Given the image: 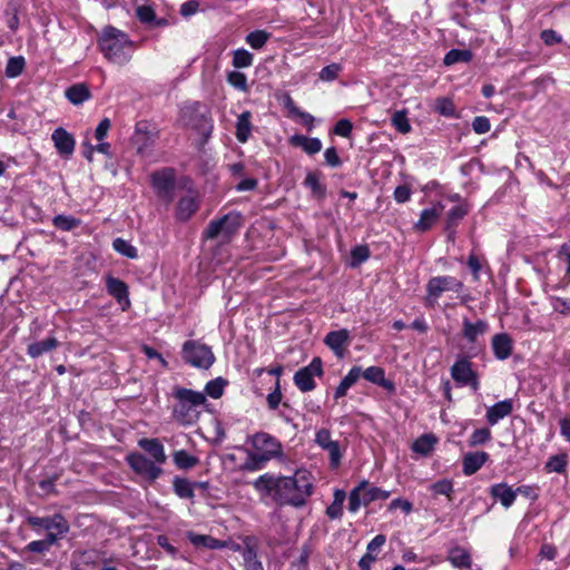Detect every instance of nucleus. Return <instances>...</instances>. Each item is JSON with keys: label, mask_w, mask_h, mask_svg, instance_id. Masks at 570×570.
<instances>
[{"label": "nucleus", "mask_w": 570, "mask_h": 570, "mask_svg": "<svg viewBox=\"0 0 570 570\" xmlns=\"http://www.w3.org/2000/svg\"><path fill=\"white\" fill-rule=\"evenodd\" d=\"M261 499L269 498L279 507H303L313 494V483L306 471H296L286 476L266 472L252 482Z\"/></svg>", "instance_id": "1"}, {"label": "nucleus", "mask_w": 570, "mask_h": 570, "mask_svg": "<svg viewBox=\"0 0 570 570\" xmlns=\"http://www.w3.org/2000/svg\"><path fill=\"white\" fill-rule=\"evenodd\" d=\"M98 47L105 59L119 66L128 63L134 52V42L129 36L112 26H106L101 30Z\"/></svg>", "instance_id": "2"}, {"label": "nucleus", "mask_w": 570, "mask_h": 570, "mask_svg": "<svg viewBox=\"0 0 570 570\" xmlns=\"http://www.w3.org/2000/svg\"><path fill=\"white\" fill-rule=\"evenodd\" d=\"M173 395L177 400L173 410L175 420L185 426L194 425L199 420L202 409L207 403L205 394L185 387H177Z\"/></svg>", "instance_id": "3"}, {"label": "nucleus", "mask_w": 570, "mask_h": 570, "mask_svg": "<svg viewBox=\"0 0 570 570\" xmlns=\"http://www.w3.org/2000/svg\"><path fill=\"white\" fill-rule=\"evenodd\" d=\"M181 357L185 363L200 370H208L216 360L208 345L195 340L186 341L183 344Z\"/></svg>", "instance_id": "4"}, {"label": "nucleus", "mask_w": 570, "mask_h": 570, "mask_svg": "<svg viewBox=\"0 0 570 570\" xmlns=\"http://www.w3.org/2000/svg\"><path fill=\"white\" fill-rule=\"evenodd\" d=\"M253 452L265 456L268 461L283 456V445L278 439L266 432H257L247 438Z\"/></svg>", "instance_id": "5"}, {"label": "nucleus", "mask_w": 570, "mask_h": 570, "mask_svg": "<svg viewBox=\"0 0 570 570\" xmlns=\"http://www.w3.org/2000/svg\"><path fill=\"white\" fill-rule=\"evenodd\" d=\"M150 183L157 196L169 204L174 200L176 174L173 168H163L150 175Z\"/></svg>", "instance_id": "6"}, {"label": "nucleus", "mask_w": 570, "mask_h": 570, "mask_svg": "<svg viewBox=\"0 0 570 570\" xmlns=\"http://www.w3.org/2000/svg\"><path fill=\"white\" fill-rule=\"evenodd\" d=\"M464 287L462 281L451 275L434 276L426 283V298L435 303L443 293H461Z\"/></svg>", "instance_id": "7"}, {"label": "nucleus", "mask_w": 570, "mask_h": 570, "mask_svg": "<svg viewBox=\"0 0 570 570\" xmlns=\"http://www.w3.org/2000/svg\"><path fill=\"white\" fill-rule=\"evenodd\" d=\"M185 117H188L187 124L196 129L205 140H207L213 131V120L209 111L199 102L186 107Z\"/></svg>", "instance_id": "8"}, {"label": "nucleus", "mask_w": 570, "mask_h": 570, "mask_svg": "<svg viewBox=\"0 0 570 570\" xmlns=\"http://www.w3.org/2000/svg\"><path fill=\"white\" fill-rule=\"evenodd\" d=\"M239 226L240 215L238 213H228L219 219L209 222L203 235L208 239H214L219 235L229 237L238 230Z\"/></svg>", "instance_id": "9"}, {"label": "nucleus", "mask_w": 570, "mask_h": 570, "mask_svg": "<svg viewBox=\"0 0 570 570\" xmlns=\"http://www.w3.org/2000/svg\"><path fill=\"white\" fill-rule=\"evenodd\" d=\"M451 376L460 386H470L473 391L480 387L476 373L472 370L471 362L465 357H459L451 367Z\"/></svg>", "instance_id": "10"}, {"label": "nucleus", "mask_w": 570, "mask_h": 570, "mask_svg": "<svg viewBox=\"0 0 570 570\" xmlns=\"http://www.w3.org/2000/svg\"><path fill=\"white\" fill-rule=\"evenodd\" d=\"M126 461L128 465L139 475L148 481L154 482L163 473V469L155 464V462L147 459L140 453H130L127 455Z\"/></svg>", "instance_id": "11"}, {"label": "nucleus", "mask_w": 570, "mask_h": 570, "mask_svg": "<svg viewBox=\"0 0 570 570\" xmlns=\"http://www.w3.org/2000/svg\"><path fill=\"white\" fill-rule=\"evenodd\" d=\"M322 373V361L320 357H315L307 366L295 373L294 383L302 392L313 391L316 386L314 377L321 376Z\"/></svg>", "instance_id": "12"}, {"label": "nucleus", "mask_w": 570, "mask_h": 570, "mask_svg": "<svg viewBox=\"0 0 570 570\" xmlns=\"http://www.w3.org/2000/svg\"><path fill=\"white\" fill-rule=\"evenodd\" d=\"M27 523L32 528H40L46 531H59L60 533H68L70 527L66 518L57 513L51 517H35L29 515L27 517Z\"/></svg>", "instance_id": "13"}, {"label": "nucleus", "mask_w": 570, "mask_h": 570, "mask_svg": "<svg viewBox=\"0 0 570 570\" xmlns=\"http://www.w3.org/2000/svg\"><path fill=\"white\" fill-rule=\"evenodd\" d=\"M351 343V335L346 328L328 332L324 337V344L338 356H344V348Z\"/></svg>", "instance_id": "14"}, {"label": "nucleus", "mask_w": 570, "mask_h": 570, "mask_svg": "<svg viewBox=\"0 0 570 570\" xmlns=\"http://www.w3.org/2000/svg\"><path fill=\"white\" fill-rule=\"evenodd\" d=\"M488 491L491 498L500 502L504 509L511 508L515 502L517 492L505 482L494 483Z\"/></svg>", "instance_id": "15"}, {"label": "nucleus", "mask_w": 570, "mask_h": 570, "mask_svg": "<svg viewBox=\"0 0 570 570\" xmlns=\"http://www.w3.org/2000/svg\"><path fill=\"white\" fill-rule=\"evenodd\" d=\"M385 542V535L377 534L367 543L366 552L358 561V567L361 570H371L372 563L376 560L377 554L380 553Z\"/></svg>", "instance_id": "16"}, {"label": "nucleus", "mask_w": 570, "mask_h": 570, "mask_svg": "<svg viewBox=\"0 0 570 570\" xmlns=\"http://www.w3.org/2000/svg\"><path fill=\"white\" fill-rule=\"evenodd\" d=\"M51 139L58 153L62 156H71L75 150L76 141L71 134L62 127L53 130Z\"/></svg>", "instance_id": "17"}, {"label": "nucleus", "mask_w": 570, "mask_h": 570, "mask_svg": "<svg viewBox=\"0 0 570 570\" xmlns=\"http://www.w3.org/2000/svg\"><path fill=\"white\" fill-rule=\"evenodd\" d=\"M489 460V454L483 451L469 452L463 456L462 471L466 476L476 473Z\"/></svg>", "instance_id": "18"}, {"label": "nucleus", "mask_w": 570, "mask_h": 570, "mask_svg": "<svg viewBox=\"0 0 570 570\" xmlns=\"http://www.w3.org/2000/svg\"><path fill=\"white\" fill-rule=\"evenodd\" d=\"M443 210V205L438 203L430 208L421 212L419 220L415 223L414 228L420 232L429 230L439 219Z\"/></svg>", "instance_id": "19"}, {"label": "nucleus", "mask_w": 570, "mask_h": 570, "mask_svg": "<svg viewBox=\"0 0 570 570\" xmlns=\"http://www.w3.org/2000/svg\"><path fill=\"white\" fill-rule=\"evenodd\" d=\"M491 345L494 356L500 361L507 360L512 354L513 343L507 333L495 334Z\"/></svg>", "instance_id": "20"}, {"label": "nucleus", "mask_w": 570, "mask_h": 570, "mask_svg": "<svg viewBox=\"0 0 570 570\" xmlns=\"http://www.w3.org/2000/svg\"><path fill=\"white\" fill-rule=\"evenodd\" d=\"M513 410L512 400L507 399L500 402H497L487 410V421L490 425H495L500 420L510 415Z\"/></svg>", "instance_id": "21"}, {"label": "nucleus", "mask_w": 570, "mask_h": 570, "mask_svg": "<svg viewBox=\"0 0 570 570\" xmlns=\"http://www.w3.org/2000/svg\"><path fill=\"white\" fill-rule=\"evenodd\" d=\"M106 289L108 294L115 297L119 304L125 303L126 306H129L130 302L128 298V287L125 282L119 278L108 276L106 278Z\"/></svg>", "instance_id": "22"}, {"label": "nucleus", "mask_w": 570, "mask_h": 570, "mask_svg": "<svg viewBox=\"0 0 570 570\" xmlns=\"http://www.w3.org/2000/svg\"><path fill=\"white\" fill-rule=\"evenodd\" d=\"M199 203L195 195H186L178 200L176 217L179 220H188L198 209Z\"/></svg>", "instance_id": "23"}, {"label": "nucleus", "mask_w": 570, "mask_h": 570, "mask_svg": "<svg viewBox=\"0 0 570 570\" xmlns=\"http://www.w3.org/2000/svg\"><path fill=\"white\" fill-rule=\"evenodd\" d=\"M489 330V324L484 320H478L475 323L470 322L468 318L462 323V336L470 343H474L478 336L483 335Z\"/></svg>", "instance_id": "24"}, {"label": "nucleus", "mask_w": 570, "mask_h": 570, "mask_svg": "<svg viewBox=\"0 0 570 570\" xmlns=\"http://www.w3.org/2000/svg\"><path fill=\"white\" fill-rule=\"evenodd\" d=\"M289 144L302 148L307 155H315L322 150V141L316 137H306L304 135H293Z\"/></svg>", "instance_id": "25"}, {"label": "nucleus", "mask_w": 570, "mask_h": 570, "mask_svg": "<svg viewBox=\"0 0 570 570\" xmlns=\"http://www.w3.org/2000/svg\"><path fill=\"white\" fill-rule=\"evenodd\" d=\"M138 445L149 453L156 463L163 464L166 462L165 449L158 439L144 438L138 441Z\"/></svg>", "instance_id": "26"}, {"label": "nucleus", "mask_w": 570, "mask_h": 570, "mask_svg": "<svg viewBox=\"0 0 570 570\" xmlns=\"http://www.w3.org/2000/svg\"><path fill=\"white\" fill-rule=\"evenodd\" d=\"M361 376H363L366 381L377 384L379 386L387 391L394 390V383L385 379V372L380 366L367 367L365 371L362 372Z\"/></svg>", "instance_id": "27"}, {"label": "nucleus", "mask_w": 570, "mask_h": 570, "mask_svg": "<svg viewBox=\"0 0 570 570\" xmlns=\"http://www.w3.org/2000/svg\"><path fill=\"white\" fill-rule=\"evenodd\" d=\"M58 341L55 336H48L43 341L35 342L28 345L27 353L32 358H38L45 353L55 350L58 346Z\"/></svg>", "instance_id": "28"}, {"label": "nucleus", "mask_w": 570, "mask_h": 570, "mask_svg": "<svg viewBox=\"0 0 570 570\" xmlns=\"http://www.w3.org/2000/svg\"><path fill=\"white\" fill-rule=\"evenodd\" d=\"M252 114L246 110L243 111L236 121V138L239 142L245 144L252 131V122H250Z\"/></svg>", "instance_id": "29"}, {"label": "nucleus", "mask_w": 570, "mask_h": 570, "mask_svg": "<svg viewBox=\"0 0 570 570\" xmlns=\"http://www.w3.org/2000/svg\"><path fill=\"white\" fill-rule=\"evenodd\" d=\"M173 489L175 494L180 499L194 500V483L186 478L175 476L173 480Z\"/></svg>", "instance_id": "30"}, {"label": "nucleus", "mask_w": 570, "mask_h": 570, "mask_svg": "<svg viewBox=\"0 0 570 570\" xmlns=\"http://www.w3.org/2000/svg\"><path fill=\"white\" fill-rule=\"evenodd\" d=\"M436 438L432 433H426L417 438L412 444V450L415 453L428 456L436 444Z\"/></svg>", "instance_id": "31"}, {"label": "nucleus", "mask_w": 570, "mask_h": 570, "mask_svg": "<svg viewBox=\"0 0 570 570\" xmlns=\"http://www.w3.org/2000/svg\"><path fill=\"white\" fill-rule=\"evenodd\" d=\"M245 570H264L263 563L258 558L257 549L246 543L242 551Z\"/></svg>", "instance_id": "32"}, {"label": "nucleus", "mask_w": 570, "mask_h": 570, "mask_svg": "<svg viewBox=\"0 0 570 570\" xmlns=\"http://www.w3.org/2000/svg\"><path fill=\"white\" fill-rule=\"evenodd\" d=\"M66 98L72 104V105H81L86 100L90 98V91L88 87L85 83H77L71 87H69L66 92Z\"/></svg>", "instance_id": "33"}, {"label": "nucleus", "mask_w": 570, "mask_h": 570, "mask_svg": "<svg viewBox=\"0 0 570 570\" xmlns=\"http://www.w3.org/2000/svg\"><path fill=\"white\" fill-rule=\"evenodd\" d=\"M269 461L253 451H247V456L242 464V470L246 472H257L266 468Z\"/></svg>", "instance_id": "34"}, {"label": "nucleus", "mask_w": 570, "mask_h": 570, "mask_svg": "<svg viewBox=\"0 0 570 570\" xmlns=\"http://www.w3.org/2000/svg\"><path fill=\"white\" fill-rule=\"evenodd\" d=\"M368 485V481L363 480L357 487H355L348 495V511L356 513L363 504L364 489Z\"/></svg>", "instance_id": "35"}, {"label": "nucleus", "mask_w": 570, "mask_h": 570, "mask_svg": "<svg viewBox=\"0 0 570 570\" xmlns=\"http://www.w3.org/2000/svg\"><path fill=\"white\" fill-rule=\"evenodd\" d=\"M186 537L195 547H205L208 549H217L220 547L219 540L210 535L197 534L193 531H188Z\"/></svg>", "instance_id": "36"}, {"label": "nucleus", "mask_w": 570, "mask_h": 570, "mask_svg": "<svg viewBox=\"0 0 570 570\" xmlns=\"http://www.w3.org/2000/svg\"><path fill=\"white\" fill-rule=\"evenodd\" d=\"M173 460L177 468L183 470L191 469L198 463V458L189 454L185 450L174 452Z\"/></svg>", "instance_id": "37"}, {"label": "nucleus", "mask_w": 570, "mask_h": 570, "mask_svg": "<svg viewBox=\"0 0 570 570\" xmlns=\"http://www.w3.org/2000/svg\"><path fill=\"white\" fill-rule=\"evenodd\" d=\"M391 495L390 491L383 490L377 487H371L370 484L364 489L363 493V505H367L374 501L386 500Z\"/></svg>", "instance_id": "38"}, {"label": "nucleus", "mask_w": 570, "mask_h": 570, "mask_svg": "<svg viewBox=\"0 0 570 570\" xmlns=\"http://www.w3.org/2000/svg\"><path fill=\"white\" fill-rule=\"evenodd\" d=\"M81 220L69 215H57L52 218V225L63 232H70L80 226Z\"/></svg>", "instance_id": "39"}, {"label": "nucleus", "mask_w": 570, "mask_h": 570, "mask_svg": "<svg viewBox=\"0 0 570 570\" xmlns=\"http://www.w3.org/2000/svg\"><path fill=\"white\" fill-rule=\"evenodd\" d=\"M466 214L468 208L464 205L453 206L446 214L445 230H450L455 227Z\"/></svg>", "instance_id": "40"}, {"label": "nucleus", "mask_w": 570, "mask_h": 570, "mask_svg": "<svg viewBox=\"0 0 570 570\" xmlns=\"http://www.w3.org/2000/svg\"><path fill=\"white\" fill-rule=\"evenodd\" d=\"M271 33L265 30H255L246 36V42L255 50L262 49L268 41Z\"/></svg>", "instance_id": "41"}, {"label": "nucleus", "mask_w": 570, "mask_h": 570, "mask_svg": "<svg viewBox=\"0 0 570 570\" xmlns=\"http://www.w3.org/2000/svg\"><path fill=\"white\" fill-rule=\"evenodd\" d=\"M471 59L472 52L470 50L452 49L445 55L443 62L451 66L458 62H469Z\"/></svg>", "instance_id": "42"}, {"label": "nucleus", "mask_w": 570, "mask_h": 570, "mask_svg": "<svg viewBox=\"0 0 570 570\" xmlns=\"http://www.w3.org/2000/svg\"><path fill=\"white\" fill-rule=\"evenodd\" d=\"M114 249L127 258L135 259L138 257V250L129 242L122 238H116L112 242Z\"/></svg>", "instance_id": "43"}, {"label": "nucleus", "mask_w": 570, "mask_h": 570, "mask_svg": "<svg viewBox=\"0 0 570 570\" xmlns=\"http://www.w3.org/2000/svg\"><path fill=\"white\" fill-rule=\"evenodd\" d=\"M227 385V381L223 377H216L206 383L205 392L213 399H219L224 394V389Z\"/></svg>", "instance_id": "44"}, {"label": "nucleus", "mask_w": 570, "mask_h": 570, "mask_svg": "<svg viewBox=\"0 0 570 570\" xmlns=\"http://www.w3.org/2000/svg\"><path fill=\"white\" fill-rule=\"evenodd\" d=\"M450 561L456 568H470L471 557L463 549H453L450 553Z\"/></svg>", "instance_id": "45"}, {"label": "nucleus", "mask_w": 570, "mask_h": 570, "mask_svg": "<svg viewBox=\"0 0 570 570\" xmlns=\"http://www.w3.org/2000/svg\"><path fill=\"white\" fill-rule=\"evenodd\" d=\"M342 70V65L333 62L322 68V70L318 72V78L324 82H332L338 78Z\"/></svg>", "instance_id": "46"}, {"label": "nucleus", "mask_w": 570, "mask_h": 570, "mask_svg": "<svg viewBox=\"0 0 570 570\" xmlns=\"http://www.w3.org/2000/svg\"><path fill=\"white\" fill-rule=\"evenodd\" d=\"M254 57L246 49H237L234 51L233 65L236 68H247L253 65Z\"/></svg>", "instance_id": "47"}, {"label": "nucleus", "mask_w": 570, "mask_h": 570, "mask_svg": "<svg viewBox=\"0 0 570 570\" xmlns=\"http://www.w3.org/2000/svg\"><path fill=\"white\" fill-rule=\"evenodd\" d=\"M392 125L395 129L401 134H407L411 131L412 127L406 117L405 110L395 111L392 116Z\"/></svg>", "instance_id": "48"}, {"label": "nucleus", "mask_w": 570, "mask_h": 570, "mask_svg": "<svg viewBox=\"0 0 570 570\" xmlns=\"http://www.w3.org/2000/svg\"><path fill=\"white\" fill-rule=\"evenodd\" d=\"M430 490L435 495L451 497L453 493V482L450 479H442L431 484Z\"/></svg>", "instance_id": "49"}, {"label": "nucleus", "mask_w": 570, "mask_h": 570, "mask_svg": "<svg viewBox=\"0 0 570 570\" xmlns=\"http://www.w3.org/2000/svg\"><path fill=\"white\" fill-rule=\"evenodd\" d=\"M24 68V59L22 57H11L8 60L7 67H6V75L9 78L18 77L22 73Z\"/></svg>", "instance_id": "50"}, {"label": "nucleus", "mask_w": 570, "mask_h": 570, "mask_svg": "<svg viewBox=\"0 0 570 570\" xmlns=\"http://www.w3.org/2000/svg\"><path fill=\"white\" fill-rule=\"evenodd\" d=\"M370 257V249L365 245L355 246L351 250V265L356 267L367 261Z\"/></svg>", "instance_id": "51"}, {"label": "nucleus", "mask_w": 570, "mask_h": 570, "mask_svg": "<svg viewBox=\"0 0 570 570\" xmlns=\"http://www.w3.org/2000/svg\"><path fill=\"white\" fill-rule=\"evenodd\" d=\"M491 440V431L488 428L476 429L469 438L470 446H478Z\"/></svg>", "instance_id": "52"}, {"label": "nucleus", "mask_w": 570, "mask_h": 570, "mask_svg": "<svg viewBox=\"0 0 570 570\" xmlns=\"http://www.w3.org/2000/svg\"><path fill=\"white\" fill-rule=\"evenodd\" d=\"M322 450L326 451L330 456V463L332 468H337L341 463L342 452L341 446L337 441H333L330 444H326L322 448Z\"/></svg>", "instance_id": "53"}, {"label": "nucleus", "mask_w": 570, "mask_h": 570, "mask_svg": "<svg viewBox=\"0 0 570 570\" xmlns=\"http://www.w3.org/2000/svg\"><path fill=\"white\" fill-rule=\"evenodd\" d=\"M227 81L242 91L247 89V78L243 72L232 71L227 75Z\"/></svg>", "instance_id": "54"}, {"label": "nucleus", "mask_w": 570, "mask_h": 570, "mask_svg": "<svg viewBox=\"0 0 570 570\" xmlns=\"http://www.w3.org/2000/svg\"><path fill=\"white\" fill-rule=\"evenodd\" d=\"M304 185L308 187L314 194H323L324 188L320 183V175L313 171L307 173Z\"/></svg>", "instance_id": "55"}, {"label": "nucleus", "mask_w": 570, "mask_h": 570, "mask_svg": "<svg viewBox=\"0 0 570 570\" xmlns=\"http://www.w3.org/2000/svg\"><path fill=\"white\" fill-rule=\"evenodd\" d=\"M136 14L140 22L151 24L155 21V11L150 6H139L136 9Z\"/></svg>", "instance_id": "56"}, {"label": "nucleus", "mask_w": 570, "mask_h": 570, "mask_svg": "<svg viewBox=\"0 0 570 570\" xmlns=\"http://www.w3.org/2000/svg\"><path fill=\"white\" fill-rule=\"evenodd\" d=\"M157 544L161 547L167 554H169L173 559L179 558V550L174 544L170 543L169 539L165 534H159L156 539Z\"/></svg>", "instance_id": "57"}, {"label": "nucleus", "mask_w": 570, "mask_h": 570, "mask_svg": "<svg viewBox=\"0 0 570 570\" xmlns=\"http://www.w3.org/2000/svg\"><path fill=\"white\" fill-rule=\"evenodd\" d=\"M550 301L554 312H558L563 315L570 314V298L552 296Z\"/></svg>", "instance_id": "58"}, {"label": "nucleus", "mask_w": 570, "mask_h": 570, "mask_svg": "<svg viewBox=\"0 0 570 570\" xmlns=\"http://www.w3.org/2000/svg\"><path fill=\"white\" fill-rule=\"evenodd\" d=\"M362 368L360 366H353L348 373L341 380L342 383L347 390H350L361 377Z\"/></svg>", "instance_id": "59"}, {"label": "nucleus", "mask_w": 570, "mask_h": 570, "mask_svg": "<svg viewBox=\"0 0 570 570\" xmlns=\"http://www.w3.org/2000/svg\"><path fill=\"white\" fill-rule=\"evenodd\" d=\"M567 461L562 455H553L547 462V469L552 472L561 473L564 471Z\"/></svg>", "instance_id": "60"}, {"label": "nucleus", "mask_w": 570, "mask_h": 570, "mask_svg": "<svg viewBox=\"0 0 570 570\" xmlns=\"http://www.w3.org/2000/svg\"><path fill=\"white\" fill-rule=\"evenodd\" d=\"M472 128L474 132L482 135L490 130L491 124L488 117L485 116H478L472 121Z\"/></svg>", "instance_id": "61"}, {"label": "nucleus", "mask_w": 570, "mask_h": 570, "mask_svg": "<svg viewBox=\"0 0 570 570\" xmlns=\"http://www.w3.org/2000/svg\"><path fill=\"white\" fill-rule=\"evenodd\" d=\"M353 130V124L348 119H341L334 127V134L344 138L350 137Z\"/></svg>", "instance_id": "62"}, {"label": "nucleus", "mask_w": 570, "mask_h": 570, "mask_svg": "<svg viewBox=\"0 0 570 570\" xmlns=\"http://www.w3.org/2000/svg\"><path fill=\"white\" fill-rule=\"evenodd\" d=\"M291 114H292V115H295V116H297V117H299V118H301V120H302V124H303L307 129H309V130H311V129L313 128L315 118H314L311 114H308V112H306V111H302L299 108H297V107H295V106H293V107L291 108Z\"/></svg>", "instance_id": "63"}, {"label": "nucleus", "mask_w": 570, "mask_h": 570, "mask_svg": "<svg viewBox=\"0 0 570 570\" xmlns=\"http://www.w3.org/2000/svg\"><path fill=\"white\" fill-rule=\"evenodd\" d=\"M325 163L333 167H340L342 165L341 158L335 147H330L324 151Z\"/></svg>", "instance_id": "64"}]
</instances>
